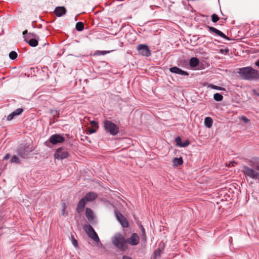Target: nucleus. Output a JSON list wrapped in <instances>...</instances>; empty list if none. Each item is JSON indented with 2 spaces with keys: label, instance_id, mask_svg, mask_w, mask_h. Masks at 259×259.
I'll list each match as a JSON object with an SVG mask.
<instances>
[{
  "label": "nucleus",
  "instance_id": "35",
  "mask_svg": "<svg viewBox=\"0 0 259 259\" xmlns=\"http://www.w3.org/2000/svg\"><path fill=\"white\" fill-rule=\"evenodd\" d=\"M11 162H16V163H19V159L18 158V157L16 156H14L11 160Z\"/></svg>",
  "mask_w": 259,
  "mask_h": 259
},
{
  "label": "nucleus",
  "instance_id": "36",
  "mask_svg": "<svg viewBox=\"0 0 259 259\" xmlns=\"http://www.w3.org/2000/svg\"><path fill=\"white\" fill-rule=\"evenodd\" d=\"M190 143L189 141L186 140L185 142L182 143V145H181V147H185L190 145Z\"/></svg>",
  "mask_w": 259,
  "mask_h": 259
},
{
  "label": "nucleus",
  "instance_id": "26",
  "mask_svg": "<svg viewBox=\"0 0 259 259\" xmlns=\"http://www.w3.org/2000/svg\"><path fill=\"white\" fill-rule=\"evenodd\" d=\"M9 57L12 60H15L17 57V53L15 51H12L9 54Z\"/></svg>",
  "mask_w": 259,
  "mask_h": 259
},
{
  "label": "nucleus",
  "instance_id": "47",
  "mask_svg": "<svg viewBox=\"0 0 259 259\" xmlns=\"http://www.w3.org/2000/svg\"><path fill=\"white\" fill-rule=\"evenodd\" d=\"M255 65L257 67H259V60L255 62Z\"/></svg>",
  "mask_w": 259,
  "mask_h": 259
},
{
  "label": "nucleus",
  "instance_id": "14",
  "mask_svg": "<svg viewBox=\"0 0 259 259\" xmlns=\"http://www.w3.org/2000/svg\"><path fill=\"white\" fill-rule=\"evenodd\" d=\"M171 72L182 75H188V73L177 67H173L169 69Z\"/></svg>",
  "mask_w": 259,
  "mask_h": 259
},
{
  "label": "nucleus",
  "instance_id": "39",
  "mask_svg": "<svg viewBox=\"0 0 259 259\" xmlns=\"http://www.w3.org/2000/svg\"><path fill=\"white\" fill-rule=\"evenodd\" d=\"M16 115H15V114L14 113H11L10 114H9L8 117H7V120L10 121V120H11L14 116H15Z\"/></svg>",
  "mask_w": 259,
  "mask_h": 259
},
{
  "label": "nucleus",
  "instance_id": "32",
  "mask_svg": "<svg viewBox=\"0 0 259 259\" xmlns=\"http://www.w3.org/2000/svg\"><path fill=\"white\" fill-rule=\"evenodd\" d=\"M90 123L92 125L93 127H95L96 128H99V125H98V123L97 122H96L94 120H93V121H90Z\"/></svg>",
  "mask_w": 259,
  "mask_h": 259
},
{
  "label": "nucleus",
  "instance_id": "7",
  "mask_svg": "<svg viewBox=\"0 0 259 259\" xmlns=\"http://www.w3.org/2000/svg\"><path fill=\"white\" fill-rule=\"evenodd\" d=\"M64 141V138L59 134L53 135L50 137L49 139V142L53 145H57L59 143H62Z\"/></svg>",
  "mask_w": 259,
  "mask_h": 259
},
{
  "label": "nucleus",
  "instance_id": "8",
  "mask_svg": "<svg viewBox=\"0 0 259 259\" xmlns=\"http://www.w3.org/2000/svg\"><path fill=\"white\" fill-rule=\"evenodd\" d=\"M69 156L68 152L64 150L62 148H58L54 154L55 159H63L67 158Z\"/></svg>",
  "mask_w": 259,
  "mask_h": 259
},
{
  "label": "nucleus",
  "instance_id": "16",
  "mask_svg": "<svg viewBox=\"0 0 259 259\" xmlns=\"http://www.w3.org/2000/svg\"><path fill=\"white\" fill-rule=\"evenodd\" d=\"M87 203V202L84 198H82L80 200L78 203L77 204L76 208V210L78 213H80L83 211Z\"/></svg>",
  "mask_w": 259,
  "mask_h": 259
},
{
  "label": "nucleus",
  "instance_id": "28",
  "mask_svg": "<svg viewBox=\"0 0 259 259\" xmlns=\"http://www.w3.org/2000/svg\"><path fill=\"white\" fill-rule=\"evenodd\" d=\"M109 51H97L95 52V55H105L107 54V53H109Z\"/></svg>",
  "mask_w": 259,
  "mask_h": 259
},
{
  "label": "nucleus",
  "instance_id": "44",
  "mask_svg": "<svg viewBox=\"0 0 259 259\" xmlns=\"http://www.w3.org/2000/svg\"><path fill=\"white\" fill-rule=\"evenodd\" d=\"M10 157V154H7L5 157L4 159H8Z\"/></svg>",
  "mask_w": 259,
  "mask_h": 259
},
{
  "label": "nucleus",
  "instance_id": "40",
  "mask_svg": "<svg viewBox=\"0 0 259 259\" xmlns=\"http://www.w3.org/2000/svg\"><path fill=\"white\" fill-rule=\"evenodd\" d=\"M140 227H141V230L142 231V236L144 238H145L146 237V232H145L144 228L141 225H140Z\"/></svg>",
  "mask_w": 259,
  "mask_h": 259
},
{
  "label": "nucleus",
  "instance_id": "4",
  "mask_svg": "<svg viewBox=\"0 0 259 259\" xmlns=\"http://www.w3.org/2000/svg\"><path fill=\"white\" fill-rule=\"evenodd\" d=\"M103 126L105 130L109 133L111 135L115 136L119 132L118 126L110 120H106L103 122Z\"/></svg>",
  "mask_w": 259,
  "mask_h": 259
},
{
  "label": "nucleus",
  "instance_id": "10",
  "mask_svg": "<svg viewBox=\"0 0 259 259\" xmlns=\"http://www.w3.org/2000/svg\"><path fill=\"white\" fill-rule=\"evenodd\" d=\"M140 238L138 235L137 233H133L132 236L128 239H126V244L135 246L137 245L139 243Z\"/></svg>",
  "mask_w": 259,
  "mask_h": 259
},
{
  "label": "nucleus",
  "instance_id": "13",
  "mask_svg": "<svg viewBox=\"0 0 259 259\" xmlns=\"http://www.w3.org/2000/svg\"><path fill=\"white\" fill-rule=\"evenodd\" d=\"M200 61L197 58L192 57L190 59L189 65L191 68L197 69L199 65Z\"/></svg>",
  "mask_w": 259,
  "mask_h": 259
},
{
  "label": "nucleus",
  "instance_id": "17",
  "mask_svg": "<svg viewBox=\"0 0 259 259\" xmlns=\"http://www.w3.org/2000/svg\"><path fill=\"white\" fill-rule=\"evenodd\" d=\"M66 13V10L64 7H58L55 10V14L58 17H61Z\"/></svg>",
  "mask_w": 259,
  "mask_h": 259
},
{
  "label": "nucleus",
  "instance_id": "20",
  "mask_svg": "<svg viewBox=\"0 0 259 259\" xmlns=\"http://www.w3.org/2000/svg\"><path fill=\"white\" fill-rule=\"evenodd\" d=\"M38 38H30L27 39V41H26L28 43V44L31 46L33 47H36L38 45Z\"/></svg>",
  "mask_w": 259,
  "mask_h": 259
},
{
  "label": "nucleus",
  "instance_id": "31",
  "mask_svg": "<svg viewBox=\"0 0 259 259\" xmlns=\"http://www.w3.org/2000/svg\"><path fill=\"white\" fill-rule=\"evenodd\" d=\"M23 111V109L20 108L16 109L15 111L13 112V113H14L15 115L16 116L21 114Z\"/></svg>",
  "mask_w": 259,
  "mask_h": 259
},
{
  "label": "nucleus",
  "instance_id": "38",
  "mask_svg": "<svg viewBox=\"0 0 259 259\" xmlns=\"http://www.w3.org/2000/svg\"><path fill=\"white\" fill-rule=\"evenodd\" d=\"M65 209H66V204L64 202H62V215H65Z\"/></svg>",
  "mask_w": 259,
  "mask_h": 259
},
{
  "label": "nucleus",
  "instance_id": "41",
  "mask_svg": "<svg viewBox=\"0 0 259 259\" xmlns=\"http://www.w3.org/2000/svg\"><path fill=\"white\" fill-rule=\"evenodd\" d=\"M221 53L223 54H227L229 52L228 49H221L220 50Z\"/></svg>",
  "mask_w": 259,
  "mask_h": 259
},
{
  "label": "nucleus",
  "instance_id": "9",
  "mask_svg": "<svg viewBox=\"0 0 259 259\" xmlns=\"http://www.w3.org/2000/svg\"><path fill=\"white\" fill-rule=\"evenodd\" d=\"M117 220L124 228L128 227L129 224L126 218L120 212H115Z\"/></svg>",
  "mask_w": 259,
  "mask_h": 259
},
{
  "label": "nucleus",
  "instance_id": "33",
  "mask_svg": "<svg viewBox=\"0 0 259 259\" xmlns=\"http://www.w3.org/2000/svg\"><path fill=\"white\" fill-rule=\"evenodd\" d=\"M176 142L177 143V145L180 147H181V145L182 144V141H181V138L180 137H178L176 138Z\"/></svg>",
  "mask_w": 259,
  "mask_h": 259
},
{
  "label": "nucleus",
  "instance_id": "23",
  "mask_svg": "<svg viewBox=\"0 0 259 259\" xmlns=\"http://www.w3.org/2000/svg\"><path fill=\"white\" fill-rule=\"evenodd\" d=\"M213 98L216 101H221L223 99V96L219 93H215L213 95Z\"/></svg>",
  "mask_w": 259,
  "mask_h": 259
},
{
  "label": "nucleus",
  "instance_id": "22",
  "mask_svg": "<svg viewBox=\"0 0 259 259\" xmlns=\"http://www.w3.org/2000/svg\"><path fill=\"white\" fill-rule=\"evenodd\" d=\"M75 28L79 31H82L84 29V24L81 22H78L76 23L75 25Z\"/></svg>",
  "mask_w": 259,
  "mask_h": 259
},
{
  "label": "nucleus",
  "instance_id": "19",
  "mask_svg": "<svg viewBox=\"0 0 259 259\" xmlns=\"http://www.w3.org/2000/svg\"><path fill=\"white\" fill-rule=\"evenodd\" d=\"M213 120L210 117H207L204 119V124L207 128H210L212 126Z\"/></svg>",
  "mask_w": 259,
  "mask_h": 259
},
{
  "label": "nucleus",
  "instance_id": "25",
  "mask_svg": "<svg viewBox=\"0 0 259 259\" xmlns=\"http://www.w3.org/2000/svg\"><path fill=\"white\" fill-rule=\"evenodd\" d=\"M50 112L52 114L54 119H57L59 117V113L56 109L51 110Z\"/></svg>",
  "mask_w": 259,
  "mask_h": 259
},
{
  "label": "nucleus",
  "instance_id": "42",
  "mask_svg": "<svg viewBox=\"0 0 259 259\" xmlns=\"http://www.w3.org/2000/svg\"><path fill=\"white\" fill-rule=\"evenodd\" d=\"M241 119L242 121H243L245 123L249 121V120L247 118H246L245 116H244L241 117Z\"/></svg>",
  "mask_w": 259,
  "mask_h": 259
},
{
  "label": "nucleus",
  "instance_id": "2",
  "mask_svg": "<svg viewBox=\"0 0 259 259\" xmlns=\"http://www.w3.org/2000/svg\"><path fill=\"white\" fill-rule=\"evenodd\" d=\"M237 70L238 74L243 79H259V71L251 67H244Z\"/></svg>",
  "mask_w": 259,
  "mask_h": 259
},
{
  "label": "nucleus",
  "instance_id": "43",
  "mask_svg": "<svg viewBox=\"0 0 259 259\" xmlns=\"http://www.w3.org/2000/svg\"><path fill=\"white\" fill-rule=\"evenodd\" d=\"M252 92L254 93V94L259 96V89L258 90H253Z\"/></svg>",
  "mask_w": 259,
  "mask_h": 259
},
{
  "label": "nucleus",
  "instance_id": "46",
  "mask_svg": "<svg viewBox=\"0 0 259 259\" xmlns=\"http://www.w3.org/2000/svg\"><path fill=\"white\" fill-rule=\"evenodd\" d=\"M123 259H132L131 257L127 256H123L122 257Z\"/></svg>",
  "mask_w": 259,
  "mask_h": 259
},
{
  "label": "nucleus",
  "instance_id": "21",
  "mask_svg": "<svg viewBox=\"0 0 259 259\" xmlns=\"http://www.w3.org/2000/svg\"><path fill=\"white\" fill-rule=\"evenodd\" d=\"M172 162L175 165H181L183 163V160L182 157L175 158L173 159Z\"/></svg>",
  "mask_w": 259,
  "mask_h": 259
},
{
  "label": "nucleus",
  "instance_id": "27",
  "mask_svg": "<svg viewBox=\"0 0 259 259\" xmlns=\"http://www.w3.org/2000/svg\"><path fill=\"white\" fill-rule=\"evenodd\" d=\"M208 87H210L211 88H212L213 89H215V90H220V91H224L225 90V89L222 87L215 85H213L212 84H209Z\"/></svg>",
  "mask_w": 259,
  "mask_h": 259
},
{
  "label": "nucleus",
  "instance_id": "5",
  "mask_svg": "<svg viewBox=\"0 0 259 259\" xmlns=\"http://www.w3.org/2000/svg\"><path fill=\"white\" fill-rule=\"evenodd\" d=\"M83 229L89 237L92 239L95 242H99L100 239L93 228L89 224L83 226Z\"/></svg>",
  "mask_w": 259,
  "mask_h": 259
},
{
  "label": "nucleus",
  "instance_id": "1",
  "mask_svg": "<svg viewBox=\"0 0 259 259\" xmlns=\"http://www.w3.org/2000/svg\"><path fill=\"white\" fill-rule=\"evenodd\" d=\"M249 166L243 165L242 171L246 178L259 180V158L252 157L246 160Z\"/></svg>",
  "mask_w": 259,
  "mask_h": 259
},
{
  "label": "nucleus",
  "instance_id": "45",
  "mask_svg": "<svg viewBox=\"0 0 259 259\" xmlns=\"http://www.w3.org/2000/svg\"><path fill=\"white\" fill-rule=\"evenodd\" d=\"M26 33H27V30H25V31H24L23 32V36H24V37L25 38V37H26V36H25V34H26Z\"/></svg>",
  "mask_w": 259,
  "mask_h": 259
},
{
  "label": "nucleus",
  "instance_id": "29",
  "mask_svg": "<svg viewBox=\"0 0 259 259\" xmlns=\"http://www.w3.org/2000/svg\"><path fill=\"white\" fill-rule=\"evenodd\" d=\"M161 251L160 249H156L154 253V258H156L157 257L160 256Z\"/></svg>",
  "mask_w": 259,
  "mask_h": 259
},
{
  "label": "nucleus",
  "instance_id": "24",
  "mask_svg": "<svg viewBox=\"0 0 259 259\" xmlns=\"http://www.w3.org/2000/svg\"><path fill=\"white\" fill-rule=\"evenodd\" d=\"M39 38V37L36 34H34L33 33H29L28 35L27 36V37H25V41H27V39H30V38Z\"/></svg>",
  "mask_w": 259,
  "mask_h": 259
},
{
  "label": "nucleus",
  "instance_id": "6",
  "mask_svg": "<svg viewBox=\"0 0 259 259\" xmlns=\"http://www.w3.org/2000/svg\"><path fill=\"white\" fill-rule=\"evenodd\" d=\"M137 50L139 54L142 56L149 57L151 55L150 50L146 45L141 44L138 45Z\"/></svg>",
  "mask_w": 259,
  "mask_h": 259
},
{
  "label": "nucleus",
  "instance_id": "37",
  "mask_svg": "<svg viewBox=\"0 0 259 259\" xmlns=\"http://www.w3.org/2000/svg\"><path fill=\"white\" fill-rule=\"evenodd\" d=\"M98 128H95V127H93L92 128H90L88 130V132L89 134H93V133H95L96 132Z\"/></svg>",
  "mask_w": 259,
  "mask_h": 259
},
{
  "label": "nucleus",
  "instance_id": "12",
  "mask_svg": "<svg viewBox=\"0 0 259 259\" xmlns=\"http://www.w3.org/2000/svg\"><path fill=\"white\" fill-rule=\"evenodd\" d=\"M207 28H208V29L210 31L215 33L216 34L218 35L219 36H221V37H222L227 40H229L230 39L228 36H227L222 31L215 28L214 27L208 26Z\"/></svg>",
  "mask_w": 259,
  "mask_h": 259
},
{
  "label": "nucleus",
  "instance_id": "15",
  "mask_svg": "<svg viewBox=\"0 0 259 259\" xmlns=\"http://www.w3.org/2000/svg\"><path fill=\"white\" fill-rule=\"evenodd\" d=\"M98 195L95 192H91L88 193L83 197L87 202H91L94 200Z\"/></svg>",
  "mask_w": 259,
  "mask_h": 259
},
{
  "label": "nucleus",
  "instance_id": "18",
  "mask_svg": "<svg viewBox=\"0 0 259 259\" xmlns=\"http://www.w3.org/2000/svg\"><path fill=\"white\" fill-rule=\"evenodd\" d=\"M85 214L89 221L92 222L94 220V213L92 209L89 208H86Z\"/></svg>",
  "mask_w": 259,
  "mask_h": 259
},
{
  "label": "nucleus",
  "instance_id": "48",
  "mask_svg": "<svg viewBox=\"0 0 259 259\" xmlns=\"http://www.w3.org/2000/svg\"><path fill=\"white\" fill-rule=\"evenodd\" d=\"M46 145H47V146H48V144H47V142H46Z\"/></svg>",
  "mask_w": 259,
  "mask_h": 259
},
{
  "label": "nucleus",
  "instance_id": "3",
  "mask_svg": "<svg viewBox=\"0 0 259 259\" xmlns=\"http://www.w3.org/2000/svg\"><path fill=\"white\" fill-rule=\"evenodd\" d=\"M113 244L121 251H124L128 248L126 239L119 233H116L111 239Z\"/></svg>",
  "mask_w": 259,
  "mask_h": 259
},
{
  "label": "nucleus",
  "instance_id": "11",
  "mask_svg": "<svg viewBox=\"0 0 259 259\" xmlns=\"http://www.w3.org/2000/svg\"><path fill=\"white\" fill-rule=\"evenodd\" d=\"M33 150V149L32 147L30 148L29 146H25L24 149H19L18 154L21 157L26 158L27 157L28 154L32 151Z\"/></svg>",
  "mask_w": 259,
  "mask_h": 259
},
{
  "label": "nucleus",
  "instance_id": "34",
  "mask_svg": "<svg viewBox=\"0 0 259 259\" xmlns=\"http://www.w3.org/2000/svg\"><path fill=\"white\" fill-rule=\"evenodd\" d=\"M72 244L75 247L78 246L77 241L73 235L71 236Z\"/></svg>",
  "mask_w": 259,
  "mask_h": 259
},
{
  "label": "nucleus",
  "instance_id": "30",
  "mask_svg": "<svg viewBox=\"0 0 259 259\" xmlns=\"http://www.w3.org/2000/svg\"><path fill=\"white\" fill-rule=\"evenodd\" d=\"M219 20V17L217 14H213L211 15V20L213 22L215 23L218 22Z\"/></svg>",
  "mask_w": 259,
  "mask_h": 259
}]
</instances>
